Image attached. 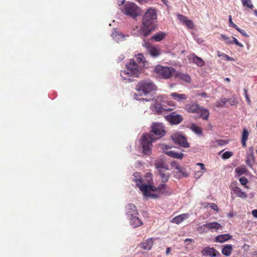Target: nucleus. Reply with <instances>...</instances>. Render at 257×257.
I'll list each match as a JSON object with an SVG mask.
<instances>
[{"label": "nucleus", "mask_w": 257, "mask_h": 257, "mask_svg": "<svg viewBox=\"0 0 257 257\" xmlns=\"http://www.w3.org/2000/svg\"><path fill=\"white\" fill-rule=\"evenodd\" d=\"M166 134L162 123L155 122L152 125V129L149 134H144L141 138V145L144 154L150 155L152 153V143Z\"/></svg>", "instance_id": "obj_1"}, {"label": "nucleus", "mask_w": 257, "mask_h": 257, "mask_svg": "<svg viewBox=\"0 0 257 257\" xmlns=\"http://www.w3.org/2000/svg\"><path fill=\"white\" fill-rule=\"evenodd\" d=\"M157 18V10L152 8L148 9L143 17L142 28L144 35L148 36L152 31H154L157 27L156 21Z\"/></svg>", "instance_id": "obj_2"}, {"label": "nucleus", "mask_w": 257, "mask_h": 257, "mask_svg": "<svg viewBox=\"0 0 257 257\" xmlns=\"http://www.w3.org/2000/svg\"><path fill=\"white\" fill-rule=\"evenodd\" d=\"M185 109L188 113H199L200 117L204 120H207L210 115V112L207 109L196 103L186 104Z\"/></svg>", "instance_id": "obj_3"}, {"label": "nucleus", "mask_w": 257, "mask_h": 257, "mask_svg": "<svg viewBox=\"0 0 257 257\" xmlns=\"http://www.w3.org/2000/svg\"><path fill=\"white\" fill-rule=\"evenodd\" d=\"M154 72L157 76L162 79H169L173 75L175 76L176 70L171 66L156 65Z\"/></svg>", "instance_id": "obj_4"}, {"label": "nucleus", "mask_w": 257, "mask_h": 257, "mask_svg": "<svg viewBox=\"0 0 257 257\" xmlns=\"http://www.w3.org/2000/svg\"><path fill=\"white\" fill-rule=\"evenodd\" d=\"M142 70L139 65H125L124 70L120 71V76L124 79L130 80L131 77H138Z\"/></svg>", "instance_id": "obj_5"}, {"label": "nucleus", "mask_w": 257, "mask_h": 257, "mask_svg": "<svg viewBox=\"0 0 257 257\" xmlns=\"http://www.w3.org/2000/svg\"><path fill=\"white\" fill-rule=\"evenodd\" d=\"M145 179L147 181L148 185L143 183V180L141 179H134V181L139 187L140 190L142 191L143 195H149L148 191L153 189V186L150 185L152 181V174L151 173H147L145 176Z\"/></svg>", "instance_id": "obj_6"}, {"label": "nucleus", "mask_w": 257, "mask_h": 257, "mask_svg": "<svg viewBox=\"0 0 257 257\" xmlns=\"http://www.w3.org/2000/svg\"><path fill=\"white\" fill-rule=\"evenodd\" d=\"M137 89L139 92H142L146 94L152 91L157 89L156 85L150 80L141 81L137 85Z\"/></svg>", "instance_id": "obj_7"}, {"label": "nucleus", "mask_w": 257, "mask_h": 257, "mask_svg": "<svg viewBox=\"0 0 257 257\" xmlns=\"http://www.w3.org/2000/svg\"><path fill=\"white\" fill-rule=\"evenodd\" d=\"M158 191L159 193H161L162 194H165V195H170L172 194V191L171 189H170L168 186L164 184H160L158 188H155L154 186H153V189L152 190H149L148 191L149 195H144L146 197H151L154 198H156L158 197V196L157 194H155L153 193H151V191Z\"/></svg>", "instance_id": "obj_8"}, {"label": "nucleus", "mask_w": 257, "mask_h": 257, "mask_svg": "<svg viewBox=\"0 0 257 257\" xmlns=\"http://www.w3.org/2000/svg\"><path fill=\"white\" fill-rule=\"evenodd\" d=\"M124 14L130 16L133 19L140 15V10L139 7L133 3H130L125 6L124 9Z\"/></svg>", "instance_id": "obj_9"}, {"label": "nucleus", "mask_w": 257, "mask_h": 257, "mask_svg": "<svg viewBox=\"0 0 257 257\" xmlns=\"http://www.w3.org/2000/svg\"><path fill=\"white\" fill-rule=\"evenodd\" d=\"M165 118L171 124H178L183 119L182 115L177 114L175 112H173L171 114L165 116Z\"/></svg>", "instance_id": "obj_10"}, {"label": "nucleus", "mask_w": 257, "mask_h": 257, "mask_svg": "<svg viewBox=\"0 0 257 257\" xmlns=\"http://www.w3.org/2000/svg\"><path fill=\"white\" fill-rule=\"evenodd\" d=\"M150 54L153 57H157L160 55V52L159 49L157 48L155 46L152 45L149 42H145L143 45Z\"/></svg>", "instance_id": "obj_11"}, {"label": "nucleus", "mask_w": 257, "mask_h": 257, "mask_svg": "<svg viewBox=\"0 0 257 257\" xmlns=\"http://www.w3.org/2000/svg\"><path fill=\"white\" fill-rule=\"evenodd\" d=\"M160 146L162 150H166V151H165V153L168 156L176 159H182L183 158L184 155L182 153H178L173 151H167L170 147L166 145L162 144Z\"/></svg>", "instance_id": "obj_12"}, {"label": "nucleus", "mask_w": 257, "mask_h": 257, "mask_svg": "<svg viewBox=\"0 0 257 257\" xmlns=\"http://www.w3.org/2000/svg\"><path fill=\"white\" fill-rule=\"evenodd\" d=\"M230 188L237 197L242 199L247 198V194L245 192L242 191L241 189L237 186L236 183H232L231 185Z\"/></svg>", "instance_id": "obj_13"}, {"label": "nucleus", "mask_w": 257, "mask_h": 257, "mask_svg": "<svg viewBox=\"0 0 257 257\" xmlns=\"http://www.w3.org/2000/svg\"><path fill=\"white\" fill-rule=\"evenodd\" d=\"M173 140L175 143L179 144L181 147L188 148L189 144L188 143L186 138L182 135L175 136L173 138Z\"/></svg>", "instance_id": "obj_14"}, {"label": "nucleus", "mask_w": 257, "mask_h": 257, "mask_svg": "<svg viewBox=\"0 0 257 257\" xmlns=\"http://www.w3.org/2000/svg\"><path fill=\"white\" fill-rule=\"evenodd\" d=\"M125 210L126 214L129 217H132L138 214V210H137L136 206L134 204H128L125 206Z\"/></svg>", "instance_id": "obj_15"}, {"label": "nucleus", "mask_w": 257, "mask_h": 257, "mask_svg": "<svg viewBox=\"0 0 257 257\" xmlns=\"http://www.w3.org/2000/svg\"><path fill=\"white\" fill-rule=\"evenodd\" d=\"M174 76L175 77L178 78L180 80L183 81L184 82H187L188 83H190V82H191V77L188 74H184V73H182L176 71Z\"/></svg>", "instance_id": "obj_16"}, {"label": "nucleus", "mask_w": 257, "mask_h": 257, "mask_svg": "<svg viewBox=\"0 0 257 257\" xmlns=\"http://www.w3.org/2000/svg\"><path fill=\"white\" fill-rule=\"evenodd\" d=\"M188 59L190 63L195 64H204L203 60L200 57L196 56L194 54L190 55L188 56Z\"/></svg>", "instance_id": "obj_17"}, {"label": "nucleus", "mask_w": 257, "mask_h": 257, "mask_svg": "<svg viewBox=\"0 0 257 257\" xmlns=\"http://www.w3.org/2000/svg\"><path fill=\"white\" fill-rule=\"evenodd\" d=\"M189 216V214L188 213L182 214L173 218L171 222L178 224L185 219H187Z\"/></svg>", "instance_id": "obj_18"}, {"label": "nucleus", "mask_w": 257, "mask_h": 257, "mask_svg": "<svg viewBox=\"0 0 257 257\" xmlns=\"http://www.w3.org/2000/svg\"><path fill=\"white\" fill-rule=\"evenodd\" d=\"M207 228L208 230L213 231V230L217 231L218 229L222 228L220 224L217 222H212L206 223Z\"/></svg>", "instance_id": "obj_19"}, {"label": "nucleus", "mask_w": 257, "mask_h": 257, "mask_svg": "<svg viewBox=\"0 0 257 257\" xmlns=\"http://www.w3.org/2000/svg\"><path fill=\"white\" fill-rule=\"evenodd\" d=\"M153 241L152 238H148L145 242L140 244V247L146 250H150L153 245Z\"/></svg>", "instance_id": "obj_20"}, {"label": "nucleus", "mask_w": 257, "mask_h": 257, "mask_svg": "<svg viewBox=\"0 0 257 257\" xmlns=\"http://www.w3.org/2000/svg\"><path fill=\"white\" fill-rule=\"evenodd\" d=\"M166 36L167 34L166 33L160 31L153 35L151 38V40L156 42H160L165 39Z\"/></svg>", "instance_id": "obj_21"}, {"label": "nucleus", "mask_w": 257, "mask_h": 257, "mask_svg": "<svg viewBox=\"0 0 257 257\" xmlns=\"http://www.w3.org/2000/svg\"><path fill=\"white\" fill-rule=\"evenodd\" d=\"M130 223L133 227H137L143 224V222L136 215L130 217Z\"/></svg>", "instance_id": "obj_22"}, {"label": "nucleus", "mask_w": 257, "mask_h": 257, "mask_svg": "<svg viewBox=\"0 0 257 257\" xmlns=\"http://www.w3.org/2000/svg\"><path fill=\"white\" fill-rule=\"evenodd\" d=\"M155 110L159 113L161 114L166 111H171L173 109V108H167L164 106L163 105L156 104L155 106Z\"/></svg>", "instance_id": "obj_23"}, {"label": "nucleus", "mask_w": 257, "mask_h": 257, "mask_svg": "<svg viewBox=\"0 0 257 257\" xmlns=\"http://www.w3.org/2000/svg\"><path fill=\"white\" fill-rule=\"evenodd\" d=\"M155 166L157 169H158V171H160L161 170H168V166L165 164L164 162L162 160H157L155 162Z\"/></svg>", "instance_id": "obj_24"}, {"label": "nucleus", "mask_w": 257, "mask_h": 257, "mask_svg": "<svg viewBox=\"0 0 257 257\" xmlns=\"http://www.w3.org/2000/svg\"><path fill=\"white\" fill-rule=\"evenodd\" d=\"M216 250L214 248L206 247L202 250V253L204 255L214 256L216 255Z\"/></svg>", "instance_id": "obj_25"}, {"label": "nucleus", "mask_w": 257, "mask_h": 257, "mask_svg": "<svg viewBox=\"0 0 257 257\" xmlns=\"http://www.w3.org/2000/svg\"><path fill=\"white\" fill-rule=\"evenodd\" d=\"M231 235L229 234H224L219 235L215 238V241L218 242H223L231 238Z\"/></svg>", "instance_id": "obj_26"}, {"label": "nucleus", "mask_w": 257, "mask_h": 257, "mask_svg": "<svg viewBox=\"0 0 257 257\" xmlns=\"http://www.w3.org/2000/svg\"><path fill=\"white\" fill-rule=\"evenodd\" d=\"M170 96L172 98L177 101H180L182 100H185L187 99V96L184 94H179L176 92L171 93Z\"/></svg>", "instance_id": "obj_27"}, {"label": "nucleus", "mask_w": 257, "mask_h": 257, "mask_svg": "<svg viewBox=\"0 0 257 257\" xmlns=\"http://www.w3.org/2000/svg\"><path fill=\"white\" fill-rule=\"evenodd\" d=\"M248 135L249 134L247 130L245 128L243 129L241 137V144L243 147H246V141L248 139Z\"/></svg>", "instance_id": "obj_28"}, {"label": "nucleus", "mask_w": 257, "mask_h": 257, "mask_svg": "<svg viewBox=\"0 0 257 257\" xmlns=\"http://www.w3.org/2000/svg\"><path fill=\"white\" fill-rule=\"evenodd\" d=\"M232 248V245L231 244L226 245L222 248V253L225 256H229L231 253Z\"/></svg>", "instance_id": "obj_29"}, {"label": "nucleus", "mask_w": 257, "mask_h": 257, "mask_svg": "<svg viewBox=\"0 0 257 257\" xmlns=\"http://www.w3.org/2000/svg\"><path fill=\"white\" fill-rule=\"evenodd\" d=\"M166 170H161L159 172V174L160 175V177L162 179V182L163 183V184H165V183L167 182H168L169 178V174L166 172Z\"/></svg>", "instance_id": "obj_30"}, {"label": "nucleus", "mask_w": 257, "mask_h": 257, "mask_svg": "<svg viewBox=\"0 0 257 257\" xmlns=\"http://www.w3.org/2000/svg\"><path fill=\"white\" fill-rule=\"evenodd\" d=\"M254 161V157L253 153L247 154L245 162L246 164L250 168H252V164Z\"/></svg>", "instance_id": "obj_31"}, {"label": "nucleus", "mask_w": 257, "mask_h": 257, "mask_svg": "<svg viewBox=\"0 0 257 257\" xmlns=\"http://www.w3.org/2000/svg\"><path fill=\"white\" fill-rule=\"evenodd\" d=\"M229 101V99L228 98H221L215 102V106L217 107H221L224 106L225 103Z\"/></svg>", "instance_id": "obj_32"}, {"label": "nucleus", "mask_w": 257, "mask_h": 257, "mask_svg": "<svg viewBox=\"0 0 257 257\" xmlns=\"http://www.w3.org/2000/svg\"><path fill=\"white\" fill-rule=\"evenodd\" d=\"M235 171L238 176H240L245 174L247 172V169L245 166H240L235 169Z\"/></svg>", "instance_id": "obj_33"}, {"label": "nucleus", "mask_w": 257, "mask_h": 257, "mask_svg": "<svg viewBox=\"0 0 257 257\" xmlns=\"http://www.w3.org/2000/svg\"><path fill=\"white\" fill-rule=\"evenodd\" d=\"M191 128L195 134L198 135L202 136V130L201 127L197 126L195 124H192Z\"/></svg>", "instance_id": "obj_34"}, {"label": "nucleus", "mask_w": 257, "mask_h": 257, "mask_svg": "<svg viewBox=\"0 0 257 257\" xmlns=\"http://www.w3.org/2000/svg\"><path fill=\"white\" fill-rule=\"evenodd\" d=\"M242 5L244 7H246L251 10H253L254 7L251 3V0H240Z\"/></svg>", "instance_id": "obj_35"}, {"label": "nucleus", "mask_w": 257, "mask_h": 257, "mask_svg": "<svg viewBox=\"0 0 257 257\" xmlns=\"http://www.w3.org/2000/svg\"><path fill=\"white\" fill-rule=\"evenodd\" d=\"M136 60L138 63H145L146 60L144 55L142 54L139 53L136 55Z\"/></svg>", "instance_id": "obj_36"}, {"label": "nucleus", "mask_w": 257, "mask_h": 257, "mask_svg": "<svg viewBox=\"0 0 257 257\" xmlns=\"http://www.w3.org/2000/svg\"><path fill=\"white\" fill-rule=\"evenodd\" d=\"M196 229L199 233H203L208 232L206 223L197 227Z\"/></svg>", "instance_id": "obj_37"}, {"label": "nucleus", "mask_w": 257, "mask_h": 257, "mask_svg": "<svg viewBox=\"0 0 257 257\" xmlns=\"http://www.w3.org/2000/svg\"><path fill=\"white\" fill-rule=\"evenodd\" d=\"M221 39L225 42V43L227 44H232V39H231V37H229L226 36L225 35H221Z\"/></svg>", "instance_id": "obj_38"}, {"label": "nucleus", "mask_w": 257, "mask_h": 257, "mask_svg": "<svg viewBox=\"0 0 257 257\" xmlns=\"http://www.w3.org/2000/svg\"><path fill=\"white\" fill-rule=\"evenodd\" d=\"M188 28L190 29H193L194 28V24L192 21L190 20H188L185 22V23L184 24Z\"/></svg>", "instance_id": "obj_39"}, {"label": "nucleus", "mask_w": 257, "mask_h": 257, "mask_svg": "<svg viewBox=\"0 0 257 257\" xmlns=\"http://www.w3.org/2000/svg\"><path fill=\"white\" fill-rule=\"evenodd\" d=\"M177 18L183 24L188 20V18L187 17L181 14H178L177 15Z\"/></svg>", "instance_id": "obj_40"}, {"label": "nucleus", "mask_w": 257, "mask_h": 257, "mask_svg": "<svg viewBox=\"0 0 257 257\" xmlns=\"http://www.w3.org/2000/svg\"><path fill=\"white\" fill-rule=\"evenodd\" d=\"M232 152L226 151L222 154V158L223 159H227L229 158L231 156H232Z\"/></svg>", "instance_id": "obj_41"}, {"label": "nucleus", "mask_w": 257, "mask_h": 257, "mask_svg": "<svg viewBox=\"0 0 257 257\" xmlns=\"http://www.w3.org/2000/svg\"><path fill=\"white\" fill-rule=\"evenodd\" d=\"M172 168L175 169L179 171H181V167L177 163L176 161L172 162L171 164Z\"/></svg>", "instance_id": "obj_42"}, {"label": "nucleus", "mask_w": 257, "mask_h": 257, "mask_svg": "<svg viewBox=\"0 0 257 257\" xmlns=\"http://www.w3.org/2000/svg\"><path fill=\"white\" fill-rule=\"evenodd\" d=\"M207 206H209L212 209L214 210V211H219L217 205L214 203H208L207 205Z\"/></svg>", "instance_id": "obj_43"}, {"label": "nucleus", "mask_w": 257, "mask_h": 257, "mask_svg": "<svg viewBox=\"0 0 257 257\" xmlns=\"http://www.w3.org/2000/svg\"><path fill=\"white\" fill-rule=\"evenodd\" d=\"M231 39H232V44H235V45H236L237 46H238L240 47H242L243 46V45L241 43H240V42H239L238 41V40H237V39H236L235 37L232 36Z\"/></svg>", "instance_id": "obj_44"}, {"label": "nucleus", "mask_w": 257, "mask_h": 257, "mask_svg": "<svg viewBox=\"0 0 257 257\" xmlns=\"http://www.w3.org/2000/svg\"><path fill=\"white\" fill-rule=\"evenodd\" d=\"M239 182L241 185H246L248 181L245 177H242L239 178Z\"/></svg>", "instance_id": "obj_45"}, {"label": "nucleus", "mask_w": 257, "mask_h": 257, "mask_svg": "<svg viewBox=\"0 0 257 257\" xmlns=\"http://www.w3.org/2000/svg\"><path fill=\"white\" fill-rule=\"evenodd\" d=\"M197 165L200 167L202 173H203L206 171V168L204 164L202 163H198L197 164Z\"/></svg>", "instance_id": "obj_46"}, {"label": "nucleus", "mask_w": 257, "mask_h": 257, "mask_svg": "<svg viewBox=\"0 0 257 257\" xmlns=\"http://www.w3.org/2000/svg\"><path fill=\"white\" fill-rule=\"evenodd\" d=\"M244 95L246 100V101L247 102L248 104H250L251 103V101L250 100V98L247 94V91L246 89H244Z\"/></svg>", "instance_id": "obj_47"}, {"label": "nucleus", "mask_w": 257, "mask_h": 257, "mask_svg": "<svg viewBox=\"0 0 257 257\" xmlns=\"http://www.w3.org/2000/svg\"><path fill=\"white\" fill-rule=\"evenodd\" d=\"M197 96H200L203 98H207L208 97L207 94L206 92H201L197 94Z\"/></svg>", "instance_id": "obj_48"}, {"label": "nucleus", "mask_w": 257, "mask_h": 257, "mask_svg": "<svg viewBox=\"0 0 257 257\" xmlns=\"http://www.w3.org/2000/svg\"><path fill=\"white\" fill-rule=\"evenodd\" d=\"M229 101L228 102H230V104L231 106L233 105H236L238 103L237 101L235 99L231 100V99H229Z\"/></svg>", "instance_id": "obj_49"}, {"label": "nucleus", "mask_w": 257, "mask_h": 257, "mask_svg": "<svg viewBox=\"0 0 257 257\" xmlns=\"http://www.w3.org/2000/svg\"><path fill=\"white\" fill-rule=\"evenodd\" d=\"M193 240L191 238H187L184 240L185 245H188L189 243L193 242Z\"/></svg>", "instance_id": "obj_50"}, {"label": "nucleus", "mask_w": 257, "mask_h": 257, "mask_svg": "<svg viewBox=\"0 0 257 257\" xmlns=\"http://www.w3.org/2000/svg\"><path fill=\"white\" fill-rule=\"evenodd\" d=\"M229 26L230 27H231L232 28H236V25L234 23H233V22H232V20H229Z\"/></svg>", "instance_id": "obj_51"}, {"label": "nucleus", "mask_w": 257, "mask_h": 257, "mask_svg": "<svg viewBox=\"0 0 257 257\" xmlns=\"http://www.w3.org/2000/svg\"><path fill=\"white\" fill-rule=\"evenodd\" d=\"M252 215L257 218V209L253 210L251 212Z\"/></svg>", "instance_id": "obj_52"}, {"label": "nucleus", "mask_w": 257, "mask_h": 257, "mask_svg": "<svg viewBox=\"0 0 257 257\" xmlns=\"http://www.w3.org/2000/svg\"><path fill=\"white\" fill-rule=\"evenodd\" d=\"M128 64H137V62L135 61V60L133 59H131L130 62Z\"/></svg>", "instance_id": "obj_53"}, {"label": "nucleus", "mask_w": 257, "mask_h": 257, "mask_svg": "<svg viewBox=\"0 0 257 257\" xmlns=\"http://www.w3.org/2000/svg\"><path fill=\"white\" fill-rule=\"evenodd\" d=\"M223 57L226 59V60H233V58H231L229 56H228L227 55L223 54Z\"/></svg>", "instance_id": "obj_54"}, {"label": "nucleus", "mask_w": 257, "mask_h": 257, "mask_svg": "<svg viewBox=\"0 0 257 257\" xmlns=\"http://www.w3.org/2000/svg\"><path fill=\"white\" fill-rule=\"evenodd\" d=\"M240 33L241 34H242L243 36H247L245 31L244 30H241V31H240Z\"/></svg>", "instance_id": "obj_55"}, {"label": "nucleus", "mask_w": 257, "mask_h": 257, "mask_svg": "<svg viewBox=\"0 0 257 257\" xmlns=\"http://www.w3.org/2000/svg\"><path fill=\"white\" fill-rule=\"evenodd\" d=\"M171 249V247H168L167 248V250H166V254L167 255H168L170 253Z\"/></svg>", "instance_id": "obj_56"}, {"label": "nucleus", "mask_w": 257, "mask_h": 257, "mask_svg": "<svg viewBox=\"0 0 257 257\" xmlns=\"http://www.w3.org/2000/svg\"><path fill=\"white\" fill-rule=\"evenodd\" d=\"M234 28L239 32H240V31H241V30L240 28H239L237 26H236V28Z\"/></svg>", "instance_id": "obj_57"}, {"label": "nucleus", "mask_w": 257, "mask_h": 257, "mask_svg": "<svg viewBox=\"0 0 257 257\" xmlns=\"http://www.w3.org/2000/svg\"><path fill=\"white\" fill-rule=\"evenodd\" d=\"M162 2L165 4V5H167V0H161Z\"/></svg>", "instance_id": "obj_58"}, {"label": "nucleus", "mask_w": 257, "mask_h": 257, "mask_svg": "<svg viewBox=\"0 0 257 257\" xmlns=\"http://www.w3.org/2000/svg\"><path fill=\"white\" fill-rule=\"evenodd\" d=\"M225 80L226 81H227V82H230V78H226L225 79Z\"/></svg>", "instance_id": "obj_59"}, {"label": "nucleus", "mask_w": 257, "mask_h": 257, "mask_svg": "<svg viewBox=\"0 0 257 257\" xmlns=\"http://www.w3.org/2000/svg\"><path fill=\"white\" fill-rule=\"evenodd\" d=\"M254 13L257 16V10H256L254 11Z\"/></svg>", "instance_id": "obj_60"}, {"label": "nucleus", "mask_w": 257, "mask_h": 257, "mask_svg": "<svg viewBox=\"0 0 257 257\" xmlns=\"http://www.w3.org/2000/svg\"><path fill=\"white\" fill-rule=\"evenodd\" d=\"M229 20H232L231 16V15H230V16H229Z\"/></svg>", "instance_id": "obj_61"}, {"label": "nucleus", "mask_w": 257, "mask_h": 257, "mask_svg": "<svg viewBox=\"0 0 257 257\" xmlns=\"http://www.w3.org/2000/svg\"><path fill=\"white\" fill-rule=\"evenodd\" d=\"M137 175H138V173H136V174L134 175V176H135V177H137Z\"/></svg>", "instance_id": "obj_62"}, {"label": "nucleus", "mask_w": 257, "mask_h": 257, "mask_svg": "<svg viewBox=\"0 0 257 257\" xmlns=\"http://www.w3.org/2000/svg\"><path fill=\"white\" fill-rule=\"evenodd\" d=\"M137 2H138V0H136Z\"/></svg>", "instance_id": "obj_63"}, {"label": "nucleus", "mask_w": 257, "mask_h": 257, "mask_svg": "<svg viewBox=\"0 0 257 257\" xmlns=\"http://www.w3.org/2000/svg\"><path fill=\"white\" fill-rule=\"evenodd\" d=\"M256 152H257V150H256Z\"/></svg>", "instance_id": "obj_64"}]
</instances>
